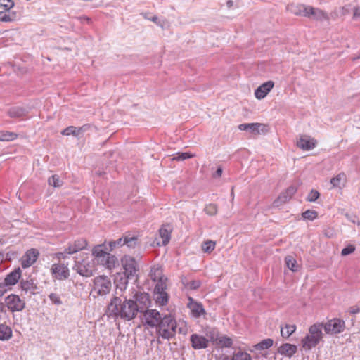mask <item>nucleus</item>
Wrapping results in <instances>:
<instances>
[{"mask_svg":"<svg viewBox=\"0 0 360 360\" xmlns=\"http://www.w3.org/2000/svg\"><path fill=\"white\" fill-rule=\"evenodd\" d=\"M308 9V15L307 18H313L316 20L323 21V20H328L329 17L328 14L323 10L314 8L311 6H309Z\"/></svg>","mask_w":360,"mask_h":360,"instance_id":"20","label":"nucleus"},{"mask_svg":"<svg viewBox=\"0 0 360 360\" xmlns=\"http://www.w3.org/2000/svg\"><path fill=\"white\" fill-rule=\"evenodd\" d=\"M138 311V306L135 301L125 299L122 302L118 297H114L108 306L109 316L120 317L127 320L133 319L136 316Z\"/></svg>","mask_w":360,"mask_h":360,"instance_id":"1","label":"nucleus"},{"mask_svg":"<svg viewBox=\"0 0 360 360\" xmlns=\"http://www.w3.org/2000/svg\"><path fill=\"white\" fill-rule=\"evenodd\" d=\"M309 5L302 4H290L286 7L288 11L297 16L307 17Z\"/></svg>","mask_w":360,"mask_h":360,"instance_id":"18","label":"nucleus"},{"mask_svg":"<svg viewBox=\"0 0 360 360\" xmlns=\"http://www.w3.org/2000/svg\"><path fill=\"white\" fill-rule=\"evenodd\" d=\"M155 300L157 304L160 306H164L167 304L169 296L167 292H155Z\"/></svg>","mask_w":360,"mask_h":360,"instance_id":"34","label":"nucleus"},{"mask_svg":"<svg viewBox=\"0 0 360 360\" xmlns=\"http://www.w3.org/2000/svg\"><path fill=\"white\" fill-rule=\"evenodd\" d=\"M143 17H144L146 19H148V18H148V15H147V14H146V13L143 14Z\"/></svg>","mask_w":360,"mask_h":360,"instance_id":"63","label":"nucleus"},{"mask_svg":"<svg viewBox=\"0 0 360 360\" xmlns=\"http://www.w3.org/2000/svg\"><path fill=\"white\" fill-rule=\"evenodd\" d=\"M18 134L8 131H0V141H10L17 139Z\"/></svg>","mask_w":360,"mask_h":360,"instance_id":"36","label":"nucleus"},{"mask_svg":"<svg viewBox=\"0 0 360 360\" xmlns=\"http://www.w3.org/2000/svg\"><path fill=\"white\" fill-rule=\"evenodd\" d=\"M360 58V54L359 56H357L356 57L354 58L352 60H354L356 59H359Z\"/></svg>","mask_w":360,"mask_h":360,"instance_id":"64","label":"nucleus"},{"mask_svg":"<svg viewBox=\"0 0 360 360\" xmlns=\"http://www.w3.org/2000/svg\"><path fill=\"white\" fill-rule=\"evenodd\" d=\"M222 174V169L221 167H219L217 171L215 172L214 176V177H220Z\"/></svg>","mask_w":360,"mask_h":360,"instance_id":"58","label":"nucleus"},{"mask_svg":"<svg viewBox=\"0 0 360 360\" xmlns=\"http://www.w3.org/2000/svg\"><path fill=\"white\" fill-rule=\"evenodd\" d=\"M39 256V252L37 249L31 248L28 250L21 257L20 264L23 269L31 266Z\"/></svg>","mask_w":360,"mask_h":360,"instance_id":"12","label":"nucleus"},{"mask_svg":"<svg viewBox=\"0 0 360 360\" xmlns=\"http://www.w3.org/2000/svg\"><path fill=\"white\" fill-rule=\"evenodd\" d=\"M201 285V282L199 280L192 281L190 282H188L186 284V287L192 289V290H196L199 288Z\"/></svg>","mask_w":360,"mask_h":360,"instance_id":"50","label":"nucleus"},{"mask_svg":"<svg viewBox=\"0 0 360 360\" xmlns=\"http://www.w3.org/2000/svg\"><path fill=\"white\" fill-rule=\"evenodd\" d=\"M87 245L88 242L85 238H79L73 241L69 242L65 248V251L68 254L72 255L85 249Z\"/></svg>","mask_w":360,"mask_h":360,"instance_id":"14","label":"nucleus"},{"mask_svg":"<svg viewBox=\"0 0 360 360\" xmlns=\"http://www.w3.org/2000/svg\"><path fill=\"white\" fill-rule=\"evenodd\" d=\"M0 6L5 10H10L14 6V3L12 0H0Z\"/></svg>","mask_w":360,"mask_h":360,"instance_id":"48","label":"nucleus"},{"mask_svg":"<svg viewBox=\"0 0 360 360\" xmlns=\"http://www.w3.org/2000/svg\"><path fill=\"white\" fill-rule=\"evenodd\" d=\"M92 255L95 262L100 265L111 270L117 264V259L110 254L105 243L95 245L92 249Z\"/></svg>","mask_w":360,"mask_h":360,"instance_id":"4","label":"nucleus"},{"mask_svg":"<svg viewBox=\"0 0 360 360\" xmlns=\"http://www.w3.org/2000/svg\"><path fill=\"white\" fill-rule=\"evenodd\" d=\"M157 25L160 26L162 28L169 27V22L166 20H160L158 22H157Z\"/></svg>","mask_w":360,"mask_h":360,"instance_id":"55","label":"nucleus"},{"mask_svg":"<svg viewBox=\"0 0 360 360\" xmlns=\"http://www.w3.org/2000/svg\"><path fill=\"white\" fill-rule=\"evenodd\" d=\"M238 129L241 131H249L254 136L260 134H266L269 131V127L266 124L262 123H244L238 125Z\"/></svg>","mask_w":360,"mask_h":360,"instance_id":"10","label":"nucleus"},{"mask_svg":"<svg viewBox=\"0 0 360 360\" xmlns=\"http://www.w3.org/2000/svg\"><path fill=\"white\" fill-rule=\"evenodd\" d=\"M3 258H4V255L0 253V261L1 262L3 260Z\"/></svg>","mask_w":360,"mask_h":360,"instance_id":"62","label":"nucleus"},{"mask_svg":"<svg viewBox=\"0 0 360 360\" xmlns=\"http://www.w3.org/2000/svg\"><path fill=\"white\" fill-rule=\"evenodd\" d=\"M125 245L129 248H134L138 244V238L136 236H124Z\"/></svg>","mask_w":360,"mask_h":360,"instance_id":"42","label":"nucleus"},{"mask_svg":"<svg viewBox=\"0 0 360 360\" xmlns=\"http://www.w3.org/2000/svg\"><path fill=\"white\" fill-rule=\"evenodd\" d=\"M50 273L55 280L64 281L70 276V269L68 264L62 262L53 264L50 268Z\"/></svg>","mask_w":360,"mask_h":360,"instance_id":"7","label":"nucleus"},{"mask_svg":"<svg viewBox=\"0 0 360 360\" xmlns=\"http://www.w3.org/2000/svg\"><path fill=\"white\" fill-rule=\"evenodd\" d=\"M125 245L124 236L117 239V240L110 241L109 243L110 251H112L115 248Z\"/></svg>","mask_w":360,"mask_h":360,"instance_id":"44","label":"nucleus"},{"mask_svg":"<svg viewBox=\"0 0 360 360\" xmlns=\"http://www.w3.org/2000/svg\"><path fill=\"white\" fill-rule=\"evenodd\" d=\"M148 20H151V21H153V22H155L156 24H157V22H158V21L160 20L158 18V17H157V16H155H155H153V17H152V18H148Z\"/></svg>","mask_w":360,"mask_h":360,"instance_id":"61","label":"nucleus"},{"mask_svg":"<svg viewBox=\"0 0 360 360\" xmlns=\"http://www.w3.org/2000/svg\"><path fill=\"white\" fill-rule=\"evenodd\" d=\"M204 211L210 216H214L217 214L218 207L216 204L210 203L205 205Z\"/></svg>","mask_w":360,"mask_h":360,"instance_id":"41","label":"nucleus"},{"mask_svg":"<svg viewBox=\"0 0 360 360\" xmlns=\"http://www.w3.org/2000/svg\"><path fill=\"white\" fill-rule=\"evenodd\" d=\"M11 337V328L5 324H0V340H8Z\"/></svg>","mask_w":360,"mask_h":360,"instance_id":"29","label":"nucleus"},{"mask_svg":"<svg viewBox=\"0 0 360 360\" xmlns=\"http://www.w3.org/2000/svg\"><path fill=\"white\" fill-rule=\"evenodd\" d=\"M110 279L106 276H98L94 278L91 293L94 297L103 296L108 294L111 290Z\"/></svg>","mask_w":360,"mask_h":360,"instance_id":"6","label":"nucleus"},{"mask_svg":"<svg viewBox=\"0 0 360 360\" xmlns=\"http://www.w3.org/2000/svg\"><path fill=\"white\" fill-rule=\"evenodd\" d=\"M167 278H162L160 281H156V285L154 289V292H166L167 288Z\"/></svg>","mask_w":360,"mask_h":360,"instance_id":"37","label":"nucleus"},{"mask_svg":"<svg viewBox=\"0 0 360 360\" xmlns=\"http://www.w3.org/2000/svg\"><path fill=\"white\" fill-rule=\"evenodd\" d=\"M75 269L79 274L86 277L92 276L94 271V265L87 259L78 262L75 264Z\"/></svg>","mask_w":360,"mask_h":360,"instance_id":"15","label":"nucleus"},{"mask_svg":"<svg viewBox=\"0 0 360 360\" xmlns=\"http://www.w3.org/2000/svg\"><path fill=\"white\" fill-rule=\"evenodd\" d=\"M296 330V326L294 324H285L284 327L281 328V336L284 338H288Z\"/></svg>","mask_w":360,"mask_h":360,"instance_id":"31","label":"nucleus"},{"mask_svg":"<svg viewBox=\"0 0 360 360\" xmlns=\"http://www.w3.org/2000/svg\"><path fill=\"white\" fill-rule=\"evenodd\" d=\"M274 86L273 81H267L263 83L255 91V96L257 99H263L271 91Z\"/></svg>","mask_w":360,"mask_h":360,"instance_id":"19","label":"nucleus"},{"mask_svg":"<svg viewBox=\"0 0 360 360\" xmlns=\"http://www.w3.org/2000/svg\"><path fill=\"white\" fill-rule=\"evenodd\" d=\"M50 300L55 304H60L62 303L60 296L56 293H51L49 295Z\"/></svg>","mask_w":360,"mask_h":360,"instance_id":"52","label":"nucleus"},{"mask_svg":"<svg viewBox=\"0 0 360 360\" xmlns=\"http://www.w3.org/2000/svg\"><path fill=\"white\" fill-rule=\"evenodd\" d=\"M150 277L154 281H160L162 278H166L162 275V271L160 267H153L150 272Z\"/></svg>","mask_w":360,"mask_h":360,"instance_id":"35","label":"nucleus"},{"mask_svg":"<svg viewBox=\"0 0 360 360\" xmlns=\"http://www.w3.org/2000/svg\"><path fill=\"white\" fill-rule=\"evenodd\" d=\"M189 302L188 303V308L191 310V314L195 318L200 317L202 314L205 313L202 304L195 302L193 298H188Z\"/></svg>","mask_w":360,"mask_h":360,"instance_id":"22","label":"nucleus"},{"mask_svg":"<svg viewBox=\"0 0 360 360\" xmlns=\"http://www.w3.org/2000/svg\"><path fill=\"white\" fill-rule=\"evenodd\" d=\"M316 141L308 135H300L297 140V146L303 150H310L316 146Z\"/></svg>","mask_w":360,"mask_h":360,"instance_id":"17","label":"nucleus"},{"mask_svg":"<svg viewBox=\"0 0 360 360\" xmlns=\"http://www.w3.org/2000/svg\"><path fill=\"white\" fill-rule=\"evenodd\" d=\"M48 183L50 186H54V187H60L62 186V181L60 179V177L56 175H52L51 177L48 179Z\"/></svg>","mask_w":360,"mask_h":360,"instance_id":"46","label":"nucleus"},{"mask_svg":"<svg viewBox=\"0 0 360 360\" xmlns=\"http://www.w3.org/2000/svg\"><path fill=\"white\" fill-rule=\"evenodd\" d=\"M217 360H232V357L230 358L226 354H221L218 357Z\"/></svg>","mask_w":360,"mask_h":360,"instance_id":"57","label":"nucleus"},{"mask_svg":"<svg viewBox=\"0 0 360 360\" xmlns=\"http://www.w3.org/2000/svg\"><path fill=\"white\" fill-rule=\"evenodd\" d=\"M121 263L124 270V276L120 275V284L117 283L118 276H117L115 278V283H116L117 288L122 291L126 288V285L128 283V278H129L130 276H134L137 271V266L136 260L128 255H124L121 259Z\"/></svg>","mask_w":360,"mask_h":360,"instance_id":"5","label":"nucleus"},{"mask_svg":"<svg viewBox=\"0 0 360 360\" xmlns=\"http://www.w3.org/2000/svg\"><path fill=\"white\" fill-rule=\"evenodd\" d=\"M232 360H252L251 355L240 348L235 350L231 356Z\"/></svg>","mask_w":360,"mask_h":360,"instance_id":"27","label":"nucleus"},{"mask_svg":"<svg viewBox=\"0 0 360 360\" xmlns=\"http://www.w3.org/2000/svg\"><path fill=\"white\" fill-rule=\"evenodd\" d=\"M143 319L148 326L153 328L158 327L162 318L156 309H148L143 313Z\"/></svg>","mask_w":360,"mask_h":360,"instance_id":"13","label":"nucleus"},{"mask_svg":"<svg viewBox=\"0 0 360 360\" xmlns=\"http://www.w3.org/2000/svg\"><path fill=\"white\" fill-rule=\"evenodd\" d=\"M67 255H68V252H66L65 249L63 252H56L53 255V257L56 259H57L59 261V262H60L61 259H65L66 258Z\"/></svg>","mask_w":360,"mask_h":360,"instance_id":"53","label":"nucleus"},{"mask_svg":"<svg viewBox=\"0 0 360 360\" xmlns=\"http://www.w3.org/2000/svg\"><path fill=\"white\" fill-rule=\"evenodd\" d=\"M207 338L220 347L229 348L233 345V340L226 335H217L214 329H211L206 333Z\"/></svg>","mask_w":360,"mask_h":360,"instance_id":"9","label":"nucleus"},{"mask_svg":"<svg viewBox=\"0 0 360 360\" xmlns=\"http://www.w3.org/2000/svg\"><path fill=\"white\" fill-rule=\"evenodd\" d=\"M304 219L313 221L318 217V212L313 210H307L302 214Z\"/></svg>","mask_w":360,"mask_h":360,"instance_id":"43","label":"nucleus"},{"mask_svg":"<svg viewBox=\"0 0 360 360\" xmlns=\"http://www.w3.org/2000/svg\"><path fill=\"white\" fill-rule=\"evenodd\" d=\"M323 323H316L311 325L308 330V333L301 340L302 348L305 351H309L316 347L323 338Z\"/></svg>","mask_w":360,"mask_h":360,"instance_id":"3","label":"nucleus"},{"mask_svg":"<svg viewBox=\"0 0 360 360\" xmlns=\"http://www.w3.org/2000/svg\"><path fill=\"white\" fill-rule=\"evenodd\" d=\"M21 288L22 290L25 292H28L33 289V283L30 281H22L21 282Z\"/></svg>","mask_w":360,"mask_h":360,"instance_id":"51","label":"nucleus"},{"mask_svg":"<svg viewBox=\"0 0 360 360\" xmlns=\"http://www.w3.org/2000/svg\"><path fill=\"white\" fill-rule=\"evenodd\" d=\"M6 288H4V285L0 283V297H1L6 292Z\"/></svg>","mask_w":360,"mask_h":360,"instance_id":"59","label":"nucleus"},{"mask_svg":"<svg viewBox=\"0 0 360 360\" xmlns=\"http://www.w3.org/2000/svg\"><path fill=\"white\" fill-rule=\"evenodd\" d=\"M5 303L8 309L12 311H21L24 308L25 303L20 298L18 295L11 294L5 299Z\"/></svg>","mask_w":360,"mask_h":360,"instance_id":"11","label":"nucleus"},{"mask_svg":"<svg viewBox=\"0 0 360 360\" xmlns=\"http://www.w3.org/2000/svg\"><path fill=\"white\" fill-rule=\"evenodd\" d=\"M82 23H87L89 24L91 22V19L86 15H82L78 18Z\"/></svg>","mask_w":360,"mask_h":360,"instance_id":"54","label":"nucleus"},{"mask_svg":"<svg viewBox=\"0 0 360 360\" xmlns=\"http://www.w3.org/2000/svg\"><path fill=\"white\" fill-rule=\"evenodd\" d=\"M134 298L145 307H148L150 303V296L146 292H137L134 295Z\"/></svg>","mask_w":360,"mask_h":360,"instance_id":"26","label":"nucleus"},{"mask_svg":"<svg viewBox=\"0 0 360 360\" xmlns=\"http://www.w3.org/2000/svg\"><path fill=\"white\" fill-rule=\"evenodd\" d=\"M297 188L295 186H289L287 189H285L279 195L276 200L274 201L273 205L274 207H278L282 203H285L292 198V197L297 192Z\"/></svg>","mask_w":360,"mask_h":360,"instance_id":"16","label":"nucleus"},{"mask_svg":"<svg viewBox=\"0 0 360 360\" xmlns=\"http://www.w3.org/2000/svg\"><path fill=\"white\" fill-rule=\"evenodd\" d=\"M350 311L352 314H356L359 311V309L358 307H352Z\"/></svg>","mask_w":360,"mask_h":360,"instance_id":"60","label":"nucleus"},{"mask_svg":"<svg viewBox=\"0 0 360 360\" xmlns=\"http://www.w3.org/2000/svg\"><path fill=\"white\" fill-rule=\"evenodd\" d=\"M195 155L193 154H191L190 153H177L173 158V160H177V161H181L184 160L186 159L191 158L194 157Z\"/></svg>","mask_w":360,"mask_h":360,"instance_id":"45","label":"nucleus"},{"mask_svg":"<svg viewBox=\"0 0 360 360\" xmlns=\"http://www.w3.org/2000/svg\"><path fill=\"white\" fill-rule=\"evenodd\" d=\"M319 196L320 193L318 191L311 190L307 197V200L309 202H314L319 198Z\"/></svg>","mask_w":360,"mask_h":360,"instance_id":"47","label":"nucleus"},{"mask_svg":"<svg viewBox=\"0 0 360 360\" xmlns=\"http://www.w3.org/2000/svg\"><path fill=\"white\" fill-rule=\"evenodd\" d=\"M86 128V126H83L79 128H77L73 126H70L65 128L63 131L62 134L65 136L73 135L75 136H79L80 131H84Z\"/></svg>","mask_w":360,"mask_h":360,"instance_id":"32","label":"nucleus"},{"mask_svg":"<svg viewBox=\"0 0 360 360\" xmlns=\"http://www.w3.org/2000/svg\"><path fill=\"white\" fill-rule=\"evenodd\" d=\"M273 340L271 338H267L265 340H263L258 344L255 345V348L257 349H267L270 348L273 345Z\"/></svg>","mask_w":360,"mask_h":360,"instance_id":"40","label":"nucleus"},{"mask_svg":"<svg viewBox=\"0 0 360 360\" xmlns=\"http://www.w3.org/2000/svg\"><path fill=\"white\" fill-rule=\"evenodd\" d=\"M215 246V242L208 240L202 243V250L205 253H211L214 250Z\"/></svg>","mask_w":360,"mask_h":360,"instance_id":"38","label":"nucleus"},{"mask_svg":"<svg viewBox=\"0 0 360 360\" xmlns=\"http://www.w3.org/2000/svg\"><path fill=\"white\" fill-rule=\"evenodd\" d=\"M8 115L11 117H21L25 115V110L22 108H12L8 111Z\"/></svg>","mask_w":360,"mask_h":360,"instance_id":"39","label":"nucleus"},{"mask_svg":"<svg viewBox=\"0 0 360 360\" xmlns=\"http://www.w3.org/2000/svg\"><path fill=\"white\" fill-rule=\"evenodd\" d=\"M21 276V270L20 268L15 269L11 272L4 279L5 285H13L16 284Z\"/></svg>","mask_w":360,"mask_h":360,"instance_id":"25","label":"nucleus"},{"mask_svg":"<svg viewBox=\"0 0 360 360\" xmlns=\"http://www.w3.org/2000/svg\"><path fill=\"white\" fill-rule=\"evenodd\" d=\"M177 329L179 333L186 334V323L181 321L177 322L171 314L165 315L157 327V334L163 339L169 340L175 335Z\"/></svg>","mask_w":360,"mask_h":360,"instance_id":"2","label":"nucleus"},{"mask_svg":"<svg viewBox=\"0 0 360 360\" xmlns=\"http://www.w3.org/2000/svg\"><path fill=\"white\" fill-rule=\"evenodd\" d=\"M285 262L287 267L291 270L292 271H297L299 270L300 266L297 264V260L290 255L285 257Z\"/></svg>","mask_w":360,"mask_h":360,"instance_id":"33","label":"nucleus"},{"mask_svg":"<svg viewBox=\"0 0 360 360\" xmlns=\"http://www.w3.org/2000/svg\"><path fill=\"white\" fill-rule=\"evenodd\" d=\"M355 246L354 245H348L347 247L343 248L341 251L342 256H347L349 254L353 253L355 251Z\"/></svg>","mask_w":360,"mask_h":360,"instance_id":"49","label":"nucleus"},{"mask_svg":"<svg viewBox=\"0 0 360 360\" xmlns=\"http://www.w3.org/2000/svg\"><path fill=\"white\" fill-rule=\"evenodd\" d=\"M354 18L360 19V7H356L354 10Z\"/></svg>","mask_w":360,"mask_h":360,"instance_id":"56","label":"nucleus"},{"mask_svg":"<svg viewBox=\"0 0 360 360\" xmlns=\"http://www.w3.org/2000/svg\"><path fill=\"white\" fill-rule=\"evenodd\" d=\"M172 231V228L169 224H164L159 229V235L162 239V245H166L169 243L171 238Z\"/></svg>","mask_w":360,"mask_h":360,"instance_id":"23","label":"nucleus"},{"mask_svg":"<svg viewBox=\"0 0 360 360\" xmlns=\"http://www.w3.org/2000/svg\"><path fill=\"white\" fill-rule=\"evenodd\" d=\"M297 350V346L290 343L283 344L278 349V352L279 354L288 357L292 356L296 353Z\"/></svg>","mask_w":360,"mask_h":360,"instance_id":"24","label":"nucleus"},{"mask_svg":"<svg viewBox=\"0 0 360 360\" xmlns=\"http://www.w3.org/2000/svg\"><path fill=\"white\" fill-rule=\"evenodd\" d=\"M190 340L192 347L195 349H204L208 347L209 340L202 335L193 334L190 338Z\"/></svg>","mask_w":360,"mask_h":360,"instance_id":"21","label":"nucleus"},{"mask_svg":"<svg viewBox=\"0 0 360 360\" xmlns=\"http://www.w3.org/2000/svg\"><path fill=\"white\" fill-rule=\"evenodd\" d=\"M16 13L10 10H4L0 11V21L11 22L16 19Z\"/></svg>","mask_w":360,"mask_h":360,"instance_id":"28","label":"nucleus"},{"mask_svg":"<svg viewBox=\"0 0 360 360\" xmlns=\"http://www.w3.org/2000/svg\"><path fill=\"white\" fill-rule=\"evenodd\" d=\"M323 328L327 334L335 335L344 331L345 328V323L340 319H333L323 323Z\"/></svg>","mask_w":360,"mask_h":360,"instance_id":"8","label":"nucleus"},{"mask_svg":"<svg viewBox=\"0 0 360 360\" xmlns=\"http://www.w3.org/2000/svg\"><path fill=\"white\" fill-rule=\"evenodd\" d=\"M346 180V176L344 173H340L330 180V184L334 188H341L344 186V182Z\"/></svg>","mask_w":360,"mask_h":360,"instance_id":"30","label":"nucleus"}]
</instances>
